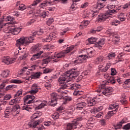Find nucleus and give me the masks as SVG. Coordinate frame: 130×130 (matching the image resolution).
<instances>
[{
    "label": "nucleus",
    "instance_id": "1",
    "mask_svg": "<svg viewBox=\"0 0 130 130\" xmlns=\"http://www.w3.org/2000/svg\"><path fill=\"white\" fill-rule=\"evenodd\" d=\"M80 74V69L76 68L72 69L67 72H66L63 75H61L58 79V82L60 87L57 89L58 93H61V94H64V92L62 91V90L69 88L68 86V82H71L73 81V79H76L77 76H79Z\"/></svg>",
    "mask_w": 130,
    "mask_h": 130
},
{
    "label": "nucleus",
    "instance_id": "2",
    "mask_svg": "<svg viewBox=\"0 0 130 130\" xmlns=\"http://www.w3.org/2000/svg\"><path fill=\"white\" fill-rule=\"evenodd\" d=\"M118 107H119L118 104H112L110 105L109 110H112V109H115L114 110L108 112V115H105L103 112H100L96 114H95L94 117H96V118H105V119H109V118L111 117L112 115L115 114V113L117 112Z\"/></svg>",
    "mask_w": 130,
    "mask_h": 130
},
{
    "label": "nucleus",
    "instance_id": "3",
    "mask_svg": "<svg viewBox=\"0 0 130 130\" xmlns=\"http://www.w3.org/2000/svg\"><path fill=\"white\" fill-rule=\"evenodd\" d=\"M21 108L20 106L16 105L13 107L7 106L5 110V117L9 118L11 116H16L20 113V110Z\"/></svg>",
    "mask_w": 130,
    "mask_h": 130
},
{
    "label": "nucleus",
    "instance_id": "4",
    "mask_svg": "<svg viewBox=\"0 0 130 130\" xmlns=\"http://www.w3.org/2000/svg\"><path fill=\"white\" fill-rule=\"evenodd\" d=\"M100 101V98L95 97L94 99H90L86 102H82L77 105V110H82L83 108L86 106H93L96 104L97 102Z\"/></svg>",
    "mask_w": 130,
    "mask_h": 130
},
{
    "label": "nucleus",
    "instance_id": "5",
    "mask_svg": "<svg viewBox=\"0 0 130 130\" xmlns=\"http://www.w3.org/2000/svg\"><path fill=\"white\" fill-rule=\"evenodd\" d=\"M75 49V46H71L70 47L67 48V49L62 52H60L58 53L55 52L53 55L52 56L53 59L54 60V62H57V61H59L60 58H62L64 56H66L67 53H69V52H71L72 50Z\"/></svg>",
    "mask_w": 130,
    "mask_h": 130
},
{
    "label": "nucleus",
    "instance_id": "6",
    "mask_svg": "<svg viewBox=\"0 0 130 130\" xmlns=\"http://www.w3.org/2000/svg\"><path fill=\"white\" fill-rule=\"evenodd\" d=\"M33 40H34V38H33V37L20 38L16 41V46L28 45L30 44V43H32Z\"/></svg>",
    "mask_w": 130,
    "mask_h": 130
},
{
    "label": "nucleus",
    "instance_id": "7",
    "mask_svg": "<svg viewBox=\"0 0 130 130\" xmlns=\"http://www.w3.org/2000/svg\"><path fill=\"white\" fill-rule=\"evenodd\" d=\"M106 85H107V81H104V83L102 84L100 89L97 90V92L98 93L103 94L102 96H103V95H104V96H109V95H110V93L113 91L111 87H109L104 89Z\"/></svg>",
    "mask_w": 130,
    "mask_h": 130
},
{
    "label": "nucleus",
    "instance_id": "8",
    "mask_svg": "<svg viewBox=\"0 0 130 130\" xmlns=\"http://www.w3.org/2000/svg\"><path fill=\"white\" fill-rule=\"evenodd\" d=\"M115 13H116V10H108L105 13L99 15L98 21L102 23L104 21H105L106 19H110V18H111V16H112V14H115Z\"/></svg>",
    "mask_w": 130,
    "mask_h": 130
},
{
    "label": "nucleus",
    "instance_id": "9",
    "mask_svg": "<svg viewBox=\"0 0 130 130\" xmlns=\"http://www.w3.org/2000/svg\"><path fill=\"white\" fill-rule=\"evenodd\" d=\"M42 122L41 120H38L37 121H31L28 122L27 125V128L29 127H32V128H35V130H42L44 129V126L43 125H40L38 127L39 124H40Z\"/></svg>",
    "mask_w": 130,
    "mask_h": 130
},
{
    "label": "nucleus",
    "instance_id": "10",
    "mask_svg": "<svg viewBox=\"0 0 130 130\" xmlns=\"http://www.w3.org/2000/svg\"><path fill=\"white\" fill-rule=\"evenodd\" d=\"M54 2H61L62 4H66L68 0H46L45 1L43 2L42 3L40 4V7L42 9H45L47 6Z\"/></svg>",
    "mask_w": 130,
    "mask_h": 130
},
{
    "label": "nucleus",
    "instance_id": "11",
    "mask_svg": "<svg viewBox=\"0 0 130 130\" xmlns=\"http://www.w3.org/2000/svg\"><path fill=\"white\" fill-rule=\"evenodd\" d=\"M3 83L0 85V90H3L6 86V84H9V83H14L15 84H21L22 81L17 79H6L3 80Z\"/></svg>",
    "mask_w": 130,
    "mask_h": 130
},
{
    "label": "nucleus",
    "instance_id": "12",
    "mask_svg": "<svg viewBox=\"0 0 130 130\" xmlns=\"http://www.w3.org/2000/svg\"><path fill=\"white\" fill-rule=\"evenodd\" d=\"M51 103L50 105L51 106L54 107L57 104V101L60 100L61 99V97L59 98V95H57V93L55 92H53L51 95Z\"/></svg>",
    "mask_w": 130,
    "mask_h": 130
},
{
    "label": "nucleus",
    "instance_id": "13",
    "mask_svg": "<svg viewBox=\"0 0 130 130\" xmlns=\"http://www.w3.org/2000/svg\"><path fill=\"white\" fill-rule=\"evenodd\" d=\"M88 56L86 55H79L78 59L75 60V64H80V63H82V62H85Z\"/></svg>",
    "mask_w": 130,
    "mask_h": 130
},
{
    "label": "nucleus",
    "instance_id": "14",
    "mask_svg": "<svg viewBox=\"0 0 130 130\" xmlns=\"http://www.w3.org/2000/svg\"><path fill=\"white\" fill-rule=\"evenodd\" d=\"M61 112H62V108L60 107L58 108L57 109V112L54 113L53 114L51 115V117L54 119V120H55L56 119H58L59 117V115L61 114Z\"/></svg>",
    "mask_w": 130,
    "mask_h": 130
},
{
    "label": "nucleus",
    "instance_id": "15",
    "mask_svg": "<svg viewBox=\"0 0 130 130\" xmlns=\"http://www.w3.org/2000/svg\"><path fill=\"white\" fill-rule=\"evenodd\" d=\"M35 99V96L32 95H27L24 97V102L27 104H31L35 102L34 100Z\"/></svg>",
    "mask_w": 130,
    "mask_h": 130
},
{
    "label": "nucleus",
    "instance_id": "16",
    "mask_svg": "<svg viewBox=\"0 0 130 130\" xmlns=\"http://www.w3.org/2000/svg\"><path fill=\"white\" fill-rule=\"evenodd\" d=\"M39 89H40V87L38 86V85L36 83H34L31 86V90L29 91V93L34 95L38 92Z\"/></svg>",
    "mask_w": 130,
    "mask_h": 130
},
{
    "label": "nucleus",
    "instance_id": "17",
    "mask_svg": "<svg viewBox=\"0 0 130 130\" xmlns=\"http://www.w3.org/2000/svg\"><path fill=\"white\" fill-rule=\"evenodd\" d=\"M43 51H40L38 53H35L32 55V57L30 58V60L33 61V60H36V59H39L41 57V55L43 53Z\"/></svg>",
    "mask_w": 130,
    "mask_h": 130
},
{
    "label": "nucleus",
    "instance_id": "18",
    "mask_svg": "<svg viewBox=\"0 0 130 130\" xmlns=\"http://www.w3.org/2000/svg\"><path fill=\"white\" fill-rule=\"evenodd\" d=\"M75 121H73L71 123L67 124L66 128L67 130H73L77 128V124Z\"/></svg>",
    "mask_w": 130,
    "mask_h": 130
},
{
    "label": "nucleus",
    "instance_id": "19",
    "mask_svg": "<svg viewBox=\"0 0 130 130\" xmlns=\"http://www.w3.org/2000/svg\"><path fill=\"white\" fill-rule=\"evenodd\" d=\"M14 19H15L14 18V17L11 16H8L7 17L4 16L3 19H0V21H2L1 23H2V28L3 26H4V22H5V21H6V22H8L9 21L10 22H12V21H14Z\"/></svg>",
    "mask_w": 130,
    "mask_h": 130
},
{
    "label": "nucleus",
    "instance_id": "20",
    "mask_svg": "<svg viewBox=\"0 0 130 130\" xmlns=\"http://www.w3.org/2000/svg\"><path fill=\"white\" fill-rule=\"evenodd\" d=\"M115 56H116V53L112 52L108 54L106 58L108 61H112V60L115 58Z\"/></svg>",
    "mask_w": 130,
    "mask_h": 130
},
{
    "label": "nucleus",
    "instance_id": "21",
    "mask_svg": "<svg viewBox=\"0 0 130 130\" xmlns=\"http://www.w3.org/2000/svg\"><path fill=\"white\" fill-rule=\"evenodd\" d=\"M85 118H86L85 113L84 112H82L81 115L78 117L76 119H75L73 121H75V123L77 125H78L79 124L78 121H82V120H83V119H85Z\"/></svg>",
    "mask_w": 130,
    "mask_h": 130
},
{
    "label": "nucleus",
    "instance_id": "22",
    "mask_svg": "<svg viewBox=\"0 0 130 130\" xmlns=\"http://www.w3.org/2000/svg\"><path fill=\"white\" fill-rule=\"evenodd\" d=\"M15 60H16V59H13L9 57H6L4 58L3 61L4 63H6V64H11L12 63H14V62H15Z\"/></svg>",
    "mask_w": 130,
    "mask_h": 130
},
{
    "label": "nucleus",
    "instance_id": "23",
    "mask_svg": "<svg viewBox=\"0 0 130 130\" xmlns=\"http://www.w3.org/2000/svg\"><path fill=\"white\" fill-rule=\"evenodd\" d=\"M55 38V35L54 32H51L50 34L49 37H47L45 39H43V42H50L51 40H52L53 38Z\"/></svg>",
    "mask_w": 130,
    "mask_h": 130
},
{
    "label": "nucleus",
    "instance_id": "24",
    "mask_svg": "<svg viewBox=\"0 0 130 130\" xmlns=\"http://www.w3.org/2000/svg\"><path fill=\"white\" fill-rule=\"evenodd\" d=\"M105 44V39L103 38L100 39V40L95 43V47H98L99 48H101L103 45Z\"/></svg>",
    "mask_w": 130,
    "mask_h": 130
},
{
    "label": "nucleus",
    "instance_id": "25",
    "mask_svg": "<svg viewBox=\"0 0 130 130\" xmlns=\"http://www.w3.org/2000/svg\"><path fill=\"white\" fill-rule=\"evenodd\" d=\"M40 46H41V45L40 44L33 46L31 48L32 52H34V53H38V52L40 51Z\"/></svg>",
    "mask_w": 130,
    "mask_h": 130
},
{
    "label": "nucleus",
    "instance_id": "26",
    "mask_svg": "<svg viewBox=\"0 0 130 130\" xmlns=\"http://www.w3.org/2000/svg\"><path fill=\"white\" fill-rule=\"evenodd\" d=\"M81 85L78 84H73L70 85L69 87V89H71V90H74V91H76V90H79L80 89Z\"/></svg>",
    "mask_w": 130,
    "mask_h": 130
},
{
    "label": "nucleus",
    "instance_id": "27",
    "mask_svg": "<svg viewBox=\"0 0 130 130\" xmlns=\"http://www.w3.org/2000/svg\"><path fill=\"white\" fill-rule=\"evenodd\" d=\"M48 15H49V12L44 11L42 12H41L38 16V17H40V18H43V19H45V18H47L48 17Z\"/></svg>",
    "mask_w": 130,
    "mask_h": 130
},
{
    "label": "nucleus",
    "instance_id": "28",
    "mask_svg": "<svg viewBox=\"0 0 130 130\" xmlns=\"http://www.w3.org/2000/svg\"><path fill=\"white\" fill-rule=\"evenodd\" d=\"M11 33L13 35H18L20 32H21V28H11Z\"/></svg>",
    "mask_w": 130,
    "mask_h": 130
},
{
    "label": "nucleus",
    "instance_id": "29",
    "mask_svg": "<svg viewBox=\"0 0 130 130\" xmlns=\"http://www.w3.org/2000/svg\"><path fill=\"white\" fill-rule=\"evenodd\" d=\"M90 24V21L88 20H84L82 22L81 25L79 26L80 29H83L84 27H87Z\"/></svg>",
    "mask_w": 130,
    "mask_h": 130
},
{
    "label": "nucleus",
    "instance_id": "30",
    "mask_svg": "<svg viewBox=\"0 0 130 130\" xmlns=\"http://www.w3.org/2000/svg\"><path fill=\"white\" fill-rule=\"evenodd\" d=\"M10 75V71L8 70L2 71L1 73V76L3 78H7V77H9V75Z\"/></svg>",
    "mask_w": 130,
    "mask_h": 130
},
{
    "label": "nucleus",
    "instance_id": "31",
    "mask_svg": "<svg viewBox=\"0 0 130 130\" xmlns=\"http://www.w3.org/2000/svg\"><path fill=\"white\" fill-rule=\"evenodd\" d=\"M42 115V112H37L36 113H35L32 116L31 118L32 119H35L36 118H38V117H40Z\"/></svg>",
    "mask_w": 130,
    "mask_h": 130
},
{
    "label": "nucleus",
    "instance_id": "32",
    "mask_svg": "<svg viewBox=\"0 0 130 130\" xmlns=\"http://www.w3.org/2000/svg\"><path fill=\"white\" fill-rule=\"evenodd\" d=\"M86 51L88 56L90 57H92V55L93 54V53L94 52V49L93 48H90L87 49L86 50Z\"/></svg>",
    "mask_w": 130,
    "mask_h": 130
},
{
    "label": "nucleus",
    "instance_id": "33",
    "mask_svg": "<svg viewBox=\"0 0 130 130\" xmlns=\"http://www.w3.org/2000/svg\"><path fill=\"white\" fill-rule=\"evenodd\" d=\"M92 16H93V11L92 10H89L84 13V18H86V19L92 17Z\"/></svg>",
    "mask_w": 130,
    "mask_h": 130
},
{
    "label": "nucleus",
    "instance_id": "34",
    "mask_svg": "<svg viewBox=\"0 0 130 130\" xmlns=\"http://www.w3.org/2000/svg\"><path fill=\"white\" fill-rule=\"evenodd\" d=\"M51 59H53V58H52V56H49L47 58L44 59L42 62V66H44V64H47V63L50 62Z\"/></svg>",
    "mask_w": 130,
    "mask_h": 130
},
{
    "label": "nucleus",
    "instance_id": "35",
    "mask_svg": "<svg viewBox=\"0 0 130 130\" xmlns=\"http://www.w3.org/2000/svg\"><path fill=\"white\" fill-rule=\"evenodd\" d=\"M105 59V58L103 56H100L95 59L96 63H101Z\"/></svg>",
    "mask_w": 130,
    "mask_h": 130
},
{
    "label": "nucleus",
    "instance_id": "36",
    "mask_svg": "<svg viewBox=\"0 0 130 130\" xmlns=\"http://www.w3.org/2000/svg\"><path fill=\"white\" fill-rule=\"evenodd\" d=\"M51 82H52V79H50V80H49V82H46L45 84V87L47 90H49L50 89V88H51V86H52Z\"/></svg>",
    "mask_w": 130,
    "mask_h": 130
},
{
    "label": "nucleus",
    "instance_id": "37",
    "mask_svg": "<svg viewBox=\"0 0 130 130\" xmlns=\"http://www.w3.org/2000/svg\"><path fill=\"white\" fill-rule=\"evenodd\" d=\"M124 55L125 54L124 53H121L118 55V59L119 60L118 61H123L124 60Z\"/></svg>",
    "mask_w": 130,
    "mask_h": 130
},
{
    "label": "nucleus",
    "instance_id": "38",
    "mask_svg": "<svg viewBox=\"0 0 130 130\" xmlns=\"http://www.w3.org/2000/svg\"><path fill=\"white\" fill-rule=\"evenodd\" d=\"M97 4H98L96 5V8H98L99 10L100 9H102V8H103L105 6V3H101V1H100V0L98 1Z\"/></svg>",
    "mask_w": 130,
    "mask_h": 130
},
{
    "label": "nucleus",
    "instance_id": "39",
    "mask_svg": "<svg viewBox=\"0 0 130 130\" xmlns=\"http://www.w3.org/2000/svg\"><path fill=\"white\" fill-rule=\"evenodd\" d=\"M21 110H26V111L30 112L32 110V107H31L30 106L25 105L22 106Z\"/></svg>",
    "mask_w": 130,
    "mask_h": 130
},
{
    "label": "nucleus",
    "instance_id": "40",
    "mask_svg": "<svg viewBox=\"0 0 130 130\" xmlns=\"http://www.w3.org/2000/svg\"><path fill=\"white\" fill-rule=\"evenodd\" d=\"M43 0H36L33 2L32 4L29 6V8H30V9H32L33 8V7H35V6H37L38 4L41 3V2H43Z\"/></svg>",
    "mask_w": 130,
    "mask_h": 130
},
{
    "label": "nucleus",
    "instance_id": "41",
    "mask_svg": "<svg viewBox=\"0 0 130 130\" xmlns=\"http://www.w3.org/2000/svg\"><path fill=\"white\" fill-rule=\"evenodd\" d=\"M120 23V21L117 20V19H114L111 22V25L112 26H117L118 25H119Z\"/></svg>",
    "mask_w": 130,
    "mask_h": 130
},
{
    "label": "nucleus",
    "instance_id": "42",
    "mask_svg": "<svg viewBox=\"0 0 130 130\" xmlns=\"http://www.w3.org/2000/svg\"><path fill=\"white\" fill-rule=\"evenodd\" d=\"M41 75H42V73H41L40 72H38L35 73L32 76V78H34V79H38L40 77Z\"/></svg>",
    "mask_w": 130,
    "mask_h": 130
},
{
    "label": "nucleus",
    "instance_id": "43",
    "mask_svg": "<svg viewBox=\"0 0 130 130\" xmlns=\"http://www.w3.org/2000/svg\"><path fill=\"white\" fill-rule=\"evenodd\" d=\"M17 8L18 10H19V11H24L27 9V6L23 4H21L19 6L17 7Z\"/></svg>",
    "mask_w": 130,
    "mask_h": 130
},
{
    "label": "nucleus",
    "instance_id": "44",
    "mask_svg": "<svg viewBox=\"0 0 130 130\" xmlns=\"http://www.w3.org/2000/svg\"><path fill=\"white\" fill-rule=\"evenodd\" d=\"M88 41L90 44H94L97 41V39L91 37L88 39Z\"/></svg>",
    "mask_w": 130,
    "mask_h": 130
},
{
    "label": "nucleus",
    "instance_id": "45",
    "mask_svg": "<svg viewBox=\"0 0 130 130\" xmlns=\"http://www.w3.org/2000/svg\"><path fill=\"white\" fill-rule=\"evenodd\" d=\"M43 33V29H40L39 31H35L32 32V36L33 37H35L36 35H42Z\"/></svg>",
    "mask_w": 130,
    "mask_h": 130
},
{
    "label": "nucleus",
    "instance_id": "46",
    "mask_svg": "<svg viewBox=\"0 0 130 130\" xmlns=\"http://www.w3.org/2000/svg\"><path fill=\"white\" fill-rule=\"evenodd\" d=\"M111 66V63H107L105 68L102 70V72H107V71H108V69L110 68Z\"/></svg>",
    "mask_w": 130,
    "mask_h": 130
},
{
    "label": "nucleus",
    "instance_id": "47",
    "mask_svg": "<svg viewBox=\"0 0 130 130\" xmlns=\"http://www.w3.org/2000/svg\"><path fill=\"white\" fill-rule=\"evenodd\" d=\"M62 98H63L66 102H69V101H72V98L71 96H66L65 97H64L63 95H61V99Z\"/></svg>",
    "mask_w": 130,
    "mask_h": 130
},
{
    "label": "nucleus",
    "instance_id": "48",
    "mask_svg": "<svg viewBox=\"0 0 130 130\" xmlns=\"http://www.w3.org/2000/svg\"><path fill=\"white\" fill-rule=\"evenodd\" d=\"M16 87H17V86H16L15 85H8L6 87V91H9V90H12V89H14V88H16Z\"/></svg>",
    "mask_w": 130,
    "mask_h": 130
},
{
    "label": "nucleus",
    "instance_id": "49",
    "mask_svg": "<svg viewBox=\"0 0 130 130\" xmlns=\"http://www.w3.org/2000/svg\"><path fill=\"white\" fill-rule=\"evenodd\" d=\"M76 9H77V4H74L73 3V5L70 7V11L74 12V11H76Z\"/></svg>",
    "mask_w": 130,
    "mask_h": 130
},
{
    "label": "nucleus",
    "instance_id": "50",
    "mask_svg": "<svg viewBox=\"0 0 130 130\" xmlns=\"http://www.w3.org/2000/svg\"><path fill=\"white\" fill-rule=\"evenodd\" d=\"M74 96H80L82 95V91L79 90H75L73 93Z\"/></svg>",
    "mask_w": 130,
    "mask_h": 130
},
{
    "label": "nucleus",
    "instance_id": "51",
    "mask_svg": "<svg viewBox=\"0 0 130 130\" xmlns=\"http://www.w3.org/2000/svg\"><path fill=\"white\" fill-rule=\"evenodd\" d=\"M45 106V104L43 103H41V104H40L38 107H36V109L37 110L41 109V108H43V107H44Z\"/></svg>",
    "mask_w": 130,
    "mask_h": 130
},
{
    "label": "nucleus",
    "instance_id": "52",
    "mask_svg": "<svg viewBox=\"0 0 130 130\" xmlns=\"http://www.w3.org/2000/svg\"><path fill=\"white\" fill-rule=\"evenodd\" d=\"M123 129L128 130L130 129V123H128L123 127Z\"/></svg>",
    "mask_w": 130,
    "mask_h": 130
},
{
    "label": "nucleus",
    "instance_id": "53",
    "mask_svg": "<svg viewBox=\"0 0 130 130\" xmlns=\"http://www.w3.org/2000/svg\"><path fill=\"white\" fill-rule=\"evenodd\" d=\"M51 72H52V69H50L49 68H47V69H44L43 73L44 74H48V73H51Z\"/></svg>",
    "mask_w": 130,
    "mask_h": 130
},
{
    "label": "nucleus",
    "instance_id": "54",
    "mask_svg": "<svg viewBox=\"0 0 130 130\" xmlns=\"http://www.w3.org/2000/svg\"><path fill=\"white\" fill-rule=\"evenodd\" d=\"M100 123L103 126H105V125H106V121L105 119H102L100 120Z\"/></svg>",
    "mask_w": 130,
    "mask_h": 130
},
{
    "label": "nucleus",
    "instance_id": "55",
    "mask_svg": "<svg viewBox=\"0 0 130 130\" xmlns=\"http://www.w3.org/2000/svg\"><path fill=\"white\" fill-rule=\"evenodd\" d=\"M12 98V96L10 94H7L4 96V100H10Z\"/></svg>",
    "mask_w": 130,
    "mask_h": 130
},
{
    "label": "nucleus",
    "instance_id": "56",
    "mask_svg": "<svg viewBox=\"0 0 130 130\" xmlns=\"http://www.w3.org/2000/svg\"><path fill=\"white\" fill-rule=\"evenodd\" d=\"M17 101H18V100H17V99H13V100H11L9 102V105H14V104H15V103H17Z\"/></svg>",
    "mask_w": 130,
    "mask_h": 130
},
{
    "label": "nucleus",
    "instance_id": "57",
    "mask_svg": "<svg viewBox=\"0 0 130 130\" xmlns=\"http://www.w3.org/2000/svg\"><path fill=\"white\" fill-rule=\"evenodd\" d=\"M17 101H18V100H17V99H13V100H11L9 102V105H14V104H15V103H17Z\"/></svg>",
    "mask_w": 130,
    "mask_h": 130
},
{
    "label": "nucleus",
    "instance_id": "58",
    "mask_svg": "<svg viewBox=\"0 0 130 130\" xmlns=\"http://www.w3.org/2000/svg\"><path fill=\"white\" fill-rule=\"evenodd\" d=\"M44 124L46 126H49V125H51L52 123L50 121H46L44 122Z\"/></svg>",
    "mask_w": 130,
    "mask_h": 130
},
{
    "label": "nucleus",
    "instance_id": "59",
    "mask_svg": "<svg viewBox=\"0 0 130 130\" xmlns=\"http://www.w3.org/2000/svg\"><path fill=\"white\" fill-rule=\"evenodd\" d=\"M116 73H117V72H116V70H115V69L111 68V75H112V76H114V75H116Z\"/></svg>",
    "mask_w": 130,
    "mask_h": 130
},
{
    "label": "nucleus",
    "instance_id": "60",
    "mask_svg": "<svg viewBox=\"0 0 130 130\" xmlns=\"http://www.w3.org/2000/svg\"><path fill=\"white\" fill-rule=\"evenodd\" d=\"M124 84L127 87H130V79L126 80L124 82Z\"/></svg>",
    "mask_w": 130,
    "mask_h": 130
},
{
    "label": "nucleus",
    "instance_id": "61",
    "mask_svg": "<svg viewBox=\"0 0 130 130\" xmlns=\"http://www.w3.org/2000/svg\"><path fill=\"white\" fill-rule=\"evenodd\" d=\"M69 28H66L63 30H62L61 32H60V35H64V34H66V33H67V32H68V31H69Z\"/></svg>",
    "mask_w": 130,
    "mask_h": 130
},
{
    "label": "nucleus",
    "instance_id": "62",
    "mask_svg": "<svg viewBox=\"0 0 130 130\" xmlns=\"http://www.w3.org/2000/svg\"><path fill=\"white\" fill-rule=\"evenodd\" d=\"M22 90H18L15 95V97H19L22 95Z\"/></svg>",
    "mask_w": 130,
    "mask_h": 130
},
{
    "label": "nucleus",
    "instance_id": "63",
    "mask_svg": "<svg viewBox=\"0 0 130 130\" xmlns=\"http://www.w3.org/2000/svg\"><path fill=\"white\" fill-rule=\"evenodd\" d=\"M35 22V20L34 19H31L29 21H28L27 23H26V25L27 26H29V25H31L32 24H33V23H34Z\"/></svg>",
    "mask_w": 130,
    "mask_h": 130
},
{
    "label": "nucleus",
    "instance_id": "64",
    "mask_svg": "<svg viewBox=\"0 0 130 130\" xmlns=\"http://www.w3.org/2000/svg\"><path fill=\"white\" fill-rule=\"evenodd\" d=\"M108 83H111V84H115V80L113 78H111L108 81Z\"/></svg>",
    "mask_w": 130,
    "mask_h": 130
}]
</instances>
